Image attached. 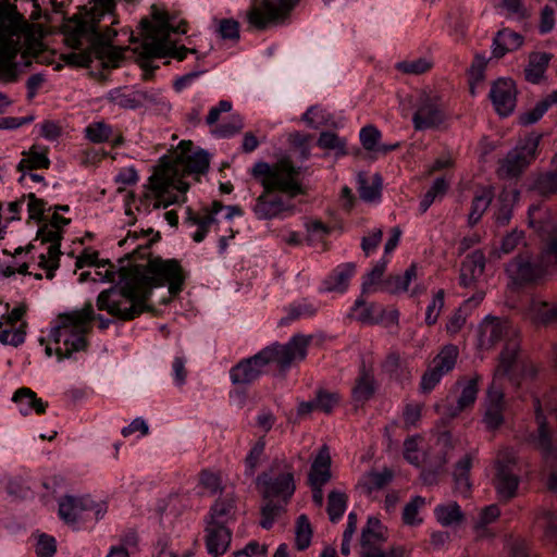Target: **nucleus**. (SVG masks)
Masks as SVG:
<instances>
[{
  "mask_svg": "<svg viewBox=\"0 0 557 557\" xmlns=\"http://www.w3.org/2000/svg\"><path fill=\"white\" fill-rule=\"evenodd\" d=\"M120 288L102 290L96 300L100 311L112 317L131 321L152 308L147 305L152 288L168 284L169 293L180 294L184 286V272L176 259L149 258L147 264H132L120 268Z\"/></svg>",
  "mask_w": 557,
  "mask_h": 557,
  "instance_id": "f257e3e1",
  "label": "nucleus"
},
{
  "mask_svg": "<svg viewBox=\"0 0 557 557\" xmlns=\"http://www.w3.org/2000/svg\"><path fill=\"white\" fill-rule=\"evenodd\" d=\"M114 0H89L65 24L66 44L77 50L67 55V61L78 66H89L99 59L106 66L116 67L123 59L122 52L112 46L119 21L114 13Z\"/></svg>",
  "mask_w": 557,
  "mask_h": 557,
  "instance_id": "f03ea898",
  "label": "nucleus"
},
{
  "mask_svg": "<svg viewBox=\"0 0 557 557\" xmlns=\"http://www.w3.org/2000/svg\"><path fill=\"white\" fill-rule=\"evenodd\" d=\"M193 143L182 140L172 157H163L149 177L148 191L139 199L137 210L168 208L185 201L189 184L183 178L190 174H203L209 168V154L199 150L191 152Z\"/></svg>",
  "mask_w": 557,
  "mask_h": 557,
  "instance_id": "7ed1b4c3",
  "label": "nucleus"
},
{
  "mask_svg": "<svg viewBox=\"0 0 557 557\" xmlns=\"http://www.w3.org/2000/svg\"><path fill=\"white\" fill-rule=\"evenodd\" d=\"M300 172L289 158L253 164L250 174L263 188L252 207L258 220L285 219L296 213L294 199L307 194Z\"/></svg>",
  "mask_w": 557,
  "mask_h": 557,
  "instance_id": "20e7f679",
  "label": "nucleus"
},
{
  "mask_svg": "<svg viewBox=\"0 0 557 557\" xmlns=\"http://www.w3.org/2000/svg\"><path fill=\"white\" fill-rule=\"evenodd\" d=\"M311 336L295 334L286 344L274 343L252 357L243 359L230 370V379L235 385H249L265 371V367L275 363L281 371L288 370L293 363L305 360Z\"/></svg>",
  "mask_w": 557,
  "mask_h": 557,
  "instance_id": "39448f33",
  "label": "nucleus"
},
{
  "mask_svg": "<svg viewBox=\"0 0 557 557\" xmlns=\"http://www.w3.org/2000/svg\"><path fill=\"white\" fill-rule=\"evenodd\" d=\"M152 21L144 18L141 21L143 41L140 45L141 54L145 58H164L172 57L183 61L188 53H195V49L185 46L176 47L171 40L170 35L186 34L187 26L183 22L177 26L171 24L170 15L166 11H161L152 7Z\"/></svg>",
  "mask_w": 557,
  "mask_h": 557,
  "instance_id": "423d86ee",
  "label": "nucleus"
},
{
  "mask_svg": "<svg viewBox=\"0 0 557 557\" xmlns=\"http://www.w3.org/2000/svg\"><path fill=\"white\" fill-rule=\"evenodd\" d=\"M92 304L87 301L82 309L61 313L57 324L50 331V339L59 360L71 358L76 351L86 350V334L90 331Z\"/></svg>",
  "mask_w": 557,
  "mask_h": 557,
  "instance_id": "0eeeda50",
  "label": "nucleus"
},
{
  "mask_svg": "<svg viewBox=\"0 0 557 557\" xmlns=\"http://www.w3.org/2000/svg\"><path fill=\"white\" fill-rule=\"evenodd\" d=\"M557 264V234L552 235L536 257L518 255L506 267V272L515 285L536 284Z\"/></svg>",
  "mask_w": 557,
  "mask_h": 557,
  "instance_id": "6e6552de",
  "label": "nucleus"
},
{
  "mask_svg": "<svg viewBox=\"0 0 557 557\" xmlns=\"http://www.w3.org/2000/svg\"><path fill=\"white\" fill-rule=\"evenodd\" d=\"M519 350V343L515 337H510L506 343L504 350L499 356V364L495 371V377L504 376L511 370ZM505 399L504 393L496 384V379L492 382L486 398V409L483 422L490 430L499 428L504 422Z\"/></svg>",
  "mask_w": 557,
  "mask_h": 557,
  "instance_id": "1a4fd4ad",
  "label": "nucleus"
},
{
  "mask_svg": "<svg viewBox=\"0 0 557 557\" xmlns=\"http://www.w3.org/2000/svg\"><path fill=\"white\" fill-rule=\"evenodd\" d=\"M20 15H14L0 10V79L7 83L17 78L16 47L9 40L20 29Z\"/></svg>",
  "mask_w": 557,
  "mask_h": 557,
  "instance_id": "9d476101",
  "label": "nucleus"
},
{
  "mask_svg": "<svg viewBox=\"0 0 557 557\" xmlns=\"http://www.w3.org/2000/svg\"><path fill=\"white\" fill-rule=\"evenodd\" d=\"M541 138V135L531 134L521 140L502 160L498 175L503 178H516L520 176L535 159Z\"/></svg>",
  "mask_w": 557,
  "mask_h": 557,
  "instance_id": "9b49d317",
  "label": "nucleus"
},
{
  "mask_svg": "<svg viewBox=\"0 0 557 557\" xmlns=\"http://www.w3.org/2000/svg\"><path fill=\"white\" fill-rule=\"evenodd\" d=\"M516 458L508 449L500 451L495 461V475L493 485L497 497L502 502H508L517 495L519 475L515 471Z\"/></svg>",
  "mask_w": 557,
  "mask_h": 557,
  "instance_id": "f8f14e48",
  "label": "nucleus"
},
{
  "mask_svg": "<svg viewBox=\"0 0 557 557\" xmlns=\"http://www.w3.org/2000/svg\"><path fill=\"white\" fill-rule=\"evenodd\" d=\"M104 512L106 507L95 503L89 496L65 495L59 502V516L69 524H74L79 520H99Z\"/></svg>",
  "mask_w": 557,
  "mask_h": 557,
  "instance_id": "ddd939ff",
  "label": "nucleus"
},
{
  "mask_svg": "<svg viewBox=\"0 0 557 557\" xmlns=\"http://www.w3.org/2000/svg\"><path fill=\"white\" fill-rule=\"evenodd\" d=\"M446 114L443 103L437 96L423 94L419 97L412 115L416 131L437 128L444 123Z\"/></svg>",
  "mask_w": 557,
  "mask_h": 557,
  "instance_id": "4468645a",
  "label": "nucleus"
},
{
  "mask_svg": "<svg viewBox=\"0 0 557 557\" xmlns=\"http://www.w3.org/2000/svg\"><path fill=\"white\" fill-rule=\"evenodd\" d=\"M275 476L263 472L257 478V483L262 487L263 498L280 499L288 503L295 492V480L292 467Z\"/></svg>",
  "mask_w": 557,
  "mask_h": 557,
  "instance_id": "2eb2a0df",
  "label": "nucleus"
},
{
  "mask_svg": "<svg viewBox=\"0 0 557 557\" xmlns=\"http://www.w3.org/2000/svg\"><path fill=\"white\" fill-rule=\"evenodd\" d=\"M488 96L495 111L500 116H508L513 112L517 102V88L512 79L498 78L495 81Z\"/></svg>",
  "mask_w": 557,
  "mask_h": 557,
  "instance_id": "dca6fc26",
  "label": "nucleus"
},
{
  "mask_svg": "<svg viewBox=\"0 0 557 557\" xmlns=\"http://www.w3.org/2000/svg\"><path fill=\"white\" fill-rule=\"evenodd\" d=\"M205 543L212 557H221L226 553L232 541V531L223 524L205 522Z\"/></svg>",
  "mask_w": 557,
  "mask_h": 557,
  "instance_id": "f3484780",
  "label": "nucleus"
},
{
  "mask_svg": "<svg viewBox=\"0 0 557 557\" xmlns=\"http://www.w3.org/2000/svg\"><path fill=\"white\" fill-rule=\"evenodd\" d=\"M236 513L235 495L233 493H225L212 504L203 521L228 527L231 522L236 520Z\"/></svg>",
  "mask_w": 557,
  "mask_h": 557,
  "instance_id": "a211bd4d",
  "label": "nucleus"
},
{
  "mask_svg": "<svg viewBox=\"0 0 557 557\" xmlns=\"http://www.w3.org/2000/svg\"><path fill=\"white\" fill-rule=\"evenodd\" d=\"M485 268V256L481 250L468 255L461 263L459 283L463 287H472L482 276Z\"/></svg>",
  "mask_w": 557,
  "mask_h": 557,
  "instance_id": "6ab92c4d",
  "label": "nucleus"
},
{
  "mask_svg": "<svg viewBox=\"0 0 557 557\" xmlns=\"http://www.w3.org/2000/svg\"><path fill=\"white\" fill-rule=\"evenodd\" d=\"M534 409L536 422L539 424L536 446L545 458L557 459V447L553 445L552 435L539 398L534 399Z\"/></svg>",
  "mask_w": 557,
  "mask_h": 557,
  "instance_id": "aec40b11",
  "label": "nucleus"
},
{
  "mask_svg": "<svg viewBox=\"0 0 557 557\" xmlns=\"http://www.w3.org/2000/svg\"><path fill=\"white\" fill-rule=\"evenodd\" d=\"M12 401L17 405L22 416H28L33 411L42 414L48 407V403L37 397V394L29 387L17 388L12 396Z\"/></svg>",
  "mask_w": 557,
  "mask_h": 557,
  "instance_id": "412c9836",
  "label": "nucleus"
},
{
  "mask_svg": "<svg viewBox=\"0 0 557 557\" xmlns=\"http://www.w3.org/2000/svg\"><path fill=\"white\" fill-rule=\"evenodd\" d=\"M283 1L276 3L271 0H265L260 7H255L248 13V21L257 28H264L267 24L283 15Z\"/></svg>",
  "mask_w": 557,
  "mask_h": 557,
  "instance_id": "4be33fe9",
  "label": "nucleus"
},
{
  "mask_svg": "<svg viewBox=\"0 0 557 557\" xmlns=\"http://www.w3.org/2000/svg\"><path fill=\"white\" fill-rule=\"evenodd\" d=\"M513 334L510 324L506 320L498 318H486L481 324L480 335L481 344L493 346L498 343L506 334Z\"/></svg>",
  "mask_w": 557,
  "mask_h": 557,
  "instance_id": "5701e85b",
  "label": "nucleus"
},
{
  "mask_svg": "<svg viewBox=\"0 0 557 557\" xmlns=\"http://www.w3.org/2000/svg\"><path fill=\"white\" fill-rule=\"evenodd\" d=\"M331 479V456L329 448L322 446L314 458L310 472L309 483L311 486H323Z\"/></svg>",
  "mask_w": 557,
  "mask_h": 557,
  "instance_id": "b1692460",
  "label": "nucleus"
},
{
  "mask_svg": "<svg viewBox=\"0 0 557 557\" xmlns=\"http://www.w3.org/2000/svg\"><path fill=\"white\" fill-rule=\"evenodd\" d=\"M382 370L392 380L404 384L410 382L412 377V371L408 362L401 359L397 351H391L384 361L382 362Z\"/></svg>",
  "mask_w": 557,
  "mask_h": 557,
  "instance_id": "393cba45",
  "label": "nucleus"
},
{
  "mask_svg": "<svg viewBox=\"0 0 557 557\" xmlns=\"http://www.w3.org/2000/svg\"><path fill=\"white\" fill-rule=\"evenodd\" d=\"M484 292H476L472 297L463 301V304L456 309L448 319L446 331L450 335L457 334L465 325L469 311L475 308L484 298Z\"/></svg>",
  "mask_w": 557,
  "mask_h": 557,
  "instance_id": "a878e982",
  "label": "nucleus"
},
{
  "mask_svg": "<svg viewBox=\"0 0 557 557\" xmlns=\"http://www.w3.org/2000/svg\"><path fill=\"white\" fill-rule=\"evenodd\" d=\"M356 272V264L352 262H346L337 265L324 280V288L327 292L344 293L350 278Z\"/></svg>",
  "mask_w": 557,
  "mask_h": 557,
  "instance_id": "bb28decb",
  "label": "nucleus"
},
{
  "mask_svg": "<svg viewBox=\"0 0 557 557\" xmlns=\"http://www.w3.org/2000/svg\"><path fill=\"white\" fill-rule=\"evenodd\" d=\"M522 44L523 37L520 34L509 28H503L497 32L493 39V57L497 59L503 58L507 52L519 49Z\"/></svg>",
  "mask_w": 557,
  "mask_h": 557,
  "instance_id": "cd10ccee",
  "label": "nucleus"
},
{
  "mask_svg": "<svg viewBox=\"0 0 557 557\" xmlns=\"http://www.w3.org/2000/svg\"><path fill=\"white\" fill-rule=\"evenodd\" d=\"M375 393V380L373 374L361 367L356 383L351 389V398L356 405H363Z\"/></svg>",
  "mask_w": 557,
  "mask_h": 557,
  "instance_id": "c85d7f7f",
  "label": "nucleus"
},
{
  "mask_svg": "<svg viewBox=\"0 0 557 557\" xmlns=\"http://www.w3.org/2000/svg\"><path fill=\"white\" fill-rule=\"evenodd\" d=\"M384 309L374 302H366L361 297L357 298L351 307V315L364 324H376L383 319Z\"/></svg>",
  "mask_w": 557,
  "mask_h": 557,
  "instance_id": "c756f323",
  "label": "nucleus"
},
{
  "mask_svg": "<svg viewBox=\"0 0 557 557\" xmlns=\"http://www.w3.org/2000/svg\"><path fill=\"white\" fill-rule=\"evenodd\" d=\"M23 158L17 164V171H33L38 169H48L50 160L48 158V148L32 146L27 151H23Z\"/></svg>",
  "mask_w": 557,
  "mask_h": 557,
  "instance_id": "7c9ffc66",
  "label": "nucleus"
},
{
  "mask_svg": "<svg viewBox=\"0 0 557 557\" xmlns=\"http://www.w3.org/2000/svg\"><path fill=\"white\" fill-rule=\"evenodd\" d=\"M385 541L384 527L377 518L369 517L361 533L362 552L377 549Z\"/></svg>",
  "mask_w": 557,
  "mask_h": 557,
  "instance_id": "2f4dec72",
  "label": "nucleus"
},
{
  "mask_svg": "<svg viewBox=\"0 0 557 557\" xmlns=\"http://www.w3.org/2000/svg\"><path fill=\"white\" fill-rule=\"evenodd\" d=\"M552 54L547 52H532L529 54L528 65L524 69V78L532 84H539L543 78Z\"/></svg>",
  "mask_w": 557,
  "mask_h": 557,
  "instance_id": "473e14b6",
  "label": "nucleus"
},
{
  "mask_svg": "<svg viewBox=\"0 0 557 557\" xmlns=\"http://www.w3.org/2000/svg\"><path fill=\"white\" fill-rule=\"evenodd\" d=\"M458 356V347L454 344H447L442 347L438 354L430 362V366L446 375L454 370Z\"/></svg>",
  "mask_w": 557,
  "mask_h": 557,
  "instance_id": "72a5a7b5",
  "label": "nucleus"
},
{
  "mask_svg": "<svg viewBox=\"0 0 557 557\" xmlns=\"http://www.w3.org/2000/svg\"><path fill=\"white\" fill-rule=\"evenodd\" d=\"M478 391V379L473 377L469 380L462 387L461 394L457 400V406L448 408L447 413L454 418L457 417L461 411L473 406L476 400Z\"/></svg>",
  "mask_w": 557,
  "mask_h": 557,
  "instance_id": "f704fd0d",
  "label": "nucleus"
},
{
  "mask_svg": "<svg viewBox=\"0 0 557 557\" xmlns=\"http://www.w3.org/2000/svg\"><path fill=\"white\" fill-rule=\"evenodd\" d=\"M493 197L494 195L491 188H482L475 193L468 216L470 225H475L481 220L482 215L490 207Z\"/></svg>",
  "mask_w": 557,
  "mask_h": 557,
  "instance_id": "c9c22d12",
  "label": "nucleus"
},
{
  "mask_svg": "<svg viewBox=\"0 0 557 557\" xmlns=\"http://www.w3.org/2000/svg\"><path fill=\"white\" fill-rule=\"evenodd\" d=\"M418 277V268L412 263L404 273V275H389L385 281L386 289L389 293L397 294L407 292L412 281Z\"/></svg>",
  "mask_w": 557,
  "mask_h": 557,
  "instance_id": "e433bc0d",
  "label": "nucleus"
},
{
  "mask_svg": "<svg viewBox=\"0 0 557 557\" xmlns=\"http://www.w3.org/2000/svg\"><path fill=\"white\" fill-rule=\"evenodd\" d=\"M530 189L542 197H549L557 193V173L556 172H544L537 174Z\"/></svg>",
  "mask_w": 557,
  "mask_h": 557,
  "instance_id": "4c0bfd02",
  "label": "nucleus"
},
{
  "mask_svg": "<svg viewBox=\"0 0 557 557\" xmlns=\"http://www.w3.org/2000/svg\"><path fill=\"white\" fill-rule=\"evenodd\" d=\"M472 467V459L470 455L463 456L456 465L454 470V480L456 490L461 494H467L470 491L471 484L469 480L470 469Z\"/></svg>",
  "mask_w": 557,
  "mask_h": 557,
  "instance_id": "58836bf2",
  "label": "nucleus"
},
{
  "mask_svg": "<svg viewBox=\"0 0 557 557\" xmlns=\"http://www.w3.org/2000/svg\"><path fill=\"white\" fill-rule=\"evenodd\" d=\"M267 502L261 507V520L260 525L269 530L272 528L274 521L277 517L282 515L285 510V506L287 503H283L280 499L274 498H264Z\"/></svg>",
  "mask_w": 557,
  "mask_h": 557,
  "instance_id": "ea45409f",
  "label": "nucleus"
},
{
  "mask_svg": "<svg viewBox=\"0 0 557 557\" xmlns=\"http://www.w3.org/2000/svg\"><path fill=\"white\" fill-rule=\"evenodd\" d=\"M437 521L443 527H449L459 523L463 519L460 506L457 503L440 505L434 510Z\"/></svg>",
  "mask_w": 557,
  "mask_h": 557,
  "instance_id": "a19ab883",
  "label": "nucleus"
},
{
  "mask_svg": "<svg viewBox=\"0 0 557 557\" xmlns=\"http://www.w3.org/2000/svg\"><path fill=\"white\" fill-rule=\"evenodd\" d=\"M317 310V307L307 300L294 302L286 309L287 315L282 318L280 323L281 325H285L301 318L312 317L315 314Z\"/></svg>",
  "mask_w": 557,
  "mask_h": 557,
  "instance_id": "79ce46f5",
  "label": "nucleus"
},
{
  "mask_svg": "<svg viewBox=\"0 0 557 557\" xmlns=\"http://www.w3.org/2000/svg\"><path fill=\"white\" fill-rule=\"evenodd\" d=\"M312 537V529L306 515L297 518L295 528V545L297 549L304 550L309 547Z\"/></svg>",
  "mask_w": 557,
  "mask_h": 557,
  "instance_id": "37998d69",
  "label": "nucleus"
},
{
  "mask_svg": "<svg viewBox=\"0 0 557 557\" xmlns=\"http://www.w3.org/2000/svg\"><path fill=\"white\" fill-rule=\"evenodd\" d=\"M425 505V499L421 496H414L404 507L401 519L406 525L417 527L422 523V518L419 516L420 509Z\"/></svg>",
  "mask_w": 557,
  "mask_h": 557,
  "instance_id": "c03bdc74",
  "label": "nucleus"
},
{
  "mask_svg": "<svg viewBox=\"0 0 557 557\" xmlns=\"http://www.w3.org/2000/svg\"><path fill=\"white\" fill-rule=\"evenodd\" d=\"M265 450V440L261 436L250 448L248 455L245 458V474L252 476L263 458Z\"/></svg>",
  "mask_w": 557,
  "mask_h": 557,
  "instance_id": "a18cd8bd",
  "label": "nucleus"
},
{
  "mask_svg": "<svg viewBox=\"0 0 557 557\" xmlns=\"http://www.w3.org/2000/svg\"><path fill=\"white\" fill-rule=\"evenodd\" d=\"M317 145L324 150L335 151L336 154H346V140L333 132H322Z\"/></svg>",
  "mask_w": 557,
  "mask_h": 557,
  "instance_id": "49530a36",
  "label": "nucleus"
},
{
  "mask_svg": "<svg viewBox=\"0 0 557 557\" xmlns=\"http://www.w3.org/2000/svg\"><path fill=\"white\" fill-rule=\"evenodd\" d=\"M500 510L497 505L493 504L490 506L484 507L480 515L479 519L474 524V530L478 534V536H487V525L492 522L496 521V519L499 517Z\"/></svg>",
  "mask_w": 557,
  "mask_h": 557,
  "instance_id": "de8ad7c7",
  "label": "nucleus"
},
{
  "mask_svg": "<svg viewBox=\"0 0 557 557\" xmlns=\"http://www.w3.org/2000/svg\"><path fill=\"white\" fill-rule=\"evenodd\" d=\"M347 496L344 493L332 491L327 497V513L332 522L338 521L346 510Z\"/></svg>",
  "mask_w": 557,
  "mask_h": 557,
  "instance_id": "09e8293b",
  "label": "nucleus"
},
{
  "mask_svg": "<svg viewBox=\"0 0 557 557\" xmlns=\"http://www.w3.org/2000/svg\"><path fill=\"white\" fill-rule=\"evenodd\" d=\"M109 99L115 106L123 109H137V100L135 97L134 89L128 90L127 88H117L109 92Z\"/></svg>",
  "mask_w": 557,
  "mask_h": 557,
  "instance_id": "8fccbe9b",
  "label": "nucleus"
},
{
  "mask_svg": "<svg viewBox=\"0 0 557 557\" xmlns=\"http://www.w3.org/2000/svg\"><path fill=\"white\" fill-rule=\"evenodd\" d=\"M433 63L426 58L405 60L396 64V69L405 74L420 75L430 71Z\"/></svg>",
  "mask_w": 557,
  "mask_h": 557,
  "instance_id": "3c124183",
  "label": "nucleus"
},
{
  "mask_svg": "<svg viewBox=\"0 0 557 557\" xmlns=\"http://www.w3.org/2000/svg\"><path fill=\"white\" fill-rule=\"evenodd\" d=\"M393 471L384 468L383 471H372L366 475V486L369 493L386 486L393 479Z\"/></svg>",
  "mask_w": 557,
  "mask_h": 557,
  "instance_id": "603ef678",
  "label": "nucleus"
},
{
  "mask_svg": "<svg viewBox=\"0 0 557 557\" xmlns=\"http://www.w3.org/2000/svg\"><path fill=\"white\" fill-rule=\"evenodd\" d=\"M330 117V113L318 106L310 107L302 115L307 125L314 129L329 125Z\"/></svg>",
  "mask_w": 557,
  "mask_h": 557,
  "instance_id": "864d4df0",
  "label": "nucleus"
},
{
  "mask_svg": "<svg viewBox=\"0 0 557 557\" xmlns=\"http://www.w3.org/2000/svg\"><path fill=\"white\" fill-rule=\"evenodd\" d=\"M26 326V323L22 322L18 327L2 329L0 331V342L4 345L20 346L25 341Z\"/></svg>",
  "mask_w": 557,
  "mask_h": 557,
  "instance_id": "5fc2aeb1",
  "label": "nucleus"
},
{
  "mask_svg": "<svg viewBox=\"0 0 557 557\" xmlns=\"http://www.w3.org/2000/svg\"><path fill=\"white\" fill-rule=\"evenodd\" d=\"M112 134V128L110 125L104 122H95L89 124L85 128L86 137L96 144L103 143L109 140Z\"/></svg>",
  "mask_w": 557,
  "mask_h": 557,
  "instance_id": "6e6d98bb",
  "label": "nucleus"
},
{
  "mask_svg": "<svg viewBox=\"0 0 557 557\" xmlns=\"http://www.w3.org/2000/svg\"><path fill=\"white\" fill-rule=\"evenodd\" d=\"M444 302L445 292L444 289H438L426 307L425 323L428 325H434L437 322L440 313L444 307Z\"/></svg>",
  "mask_w": 557,
  "mask_h": 557,
  "instance_id": "4d7b16f0",
  "label": "nucleus"
},
{
  "mask_svg": "<svg viewBox=\"0 0 557 557\" xmlns=\"http://www.w3.org/2000/svg\"><path fill=\"white\" fill-rule=\"evenodd\" d=\"M444 374L434 369L432 366L429 364L425 372L422 374L420 384H419V391L422 394H429L431 393L441 382Z\"/></svg>",
  "mask_w": 557,
  "mask_h": 557,
  "instance_id": "13d9d810",
  "label": "nucleus"
},
{
  "mask_svg": "<svg viewBox=\"0 0 557 557\" xmlns=\"http://www.w3.org/2000/svg\"><path fill=\"white\" fill-rule=\"evenodd\" d=\"M360 141L367 151H376L381 132L373 125H367L360 131Z\"/></svg>",
  "mask_w": 557,
  "mask_h": 557,
  "instance_id": "bf43d9fd",
  "label": "nucleus"
},
{
  "mask_svg": "<svg viewBox=\"0 0 557 557\" xmlns=\"http://www.w3.org/2000/svg\"><path fill=\"white\" fill-rule=\"evenodd\" d=\"M23 199H27V211L29 220L41 222L44 220V213L46 211L47 202L36 197L35 194L29 193L23 196Z\"/></svg>",
  "mask_w": 557,
  "mask_h": 557,
  "instance_id": "052dcab7",
  "label": "nucleus"
},
{
  "mask_svg": "<svg viewBox=\"0 0 557 557\" xmlns=\"http://www.w3.org/2000/svg\"><path fill=\"white\" fill-rule=\"evenodd\" d=\"M243 120L239 115H232L228 122L218 125L212 133L221 138H227L243 128Z\"/></svg>",
  "mask_w": 557,
  "mask_h": 557,
  "instance_id": "680f3d73",
  "label": "nucleus"
},
{
  "mask_svg": "<svg viewBox=\"0 0 557 557\" xmlns=\"http://www.w3.org/2000/svg\"><path fill=\"white\" fill-rule=\"evenodd\" d=\"M339 400L341 397L337 393L320 389L315 397L317 409L330 413L338 405Z\"/></svg>",
  "mask_w": 557,
  "mask_h": 557,
  "instance_id": "e2e57ef3",
  "label": "nucleus"
},
{
  "mask_svg": "<svg viewBox=\"0 0 557 557\" xmlns=\"http://www.w3.org/2000/svg\"><path fill=\"white\" fill-rule=\"evenodd\" d=\"M37 557H52L57 552L55 539L48 534H40L36 543Z\"/></svg>",
  "mask_w": 557,
  "mask_h": 557,
  "instance_id": "0e129e2a",
  "label": "nucleus"
},
{
  "mask_svg": "<svg viewBox=\"0 0 557 557\" xmlns=\"http://www.w3.org/2000/svg\"><path fill=\"white\" fill-rule=\"evenodd\" d=\"M387 260L382 258L375 263L373 269L363 277L362 294L372 285L379 283L385 272Z\"/></svg>",
  "mask_w": 557,
  "mask_h": 557,
  "instance_id": "69168bd1",
  "label": "nucleus"
},
{
  "mask_svg": "<svg viewBox=\"0 0 557 557\" xmlns=\"http://www.w3.org/2000/svg\"><path fill=\"white\" fill-rule=\"evenodd\" d=\"M359 196L362 200L367 202L375 201L381 196V186L380 183L373 182L369 183L366 180L359 181Z\"/></svg>",
  "mask_w": 557,
  "mask_h": 557,
  "instance_id": "338daca9",
  "label": "nucleus"
},
{
  "mask_svg": "<svg viewBox=\"0 0 557 557\" xmlns=\"http://www.w3.org/2000/svg\"><path fill=\"white\" fill-rule=\"evenodd\" d=\"M109 264V261H99L98 260V251L84 249L81 256L77 257L75 265L77 269H82L86 265H94L98 269L106 268Z\"/></svg>",
  "mask_w": 557,
  "mask_h": 557,
  "instance_id": "774afa93",
  "label": "nucleus"
}]
</instances>
